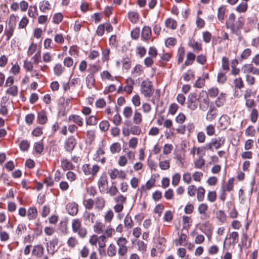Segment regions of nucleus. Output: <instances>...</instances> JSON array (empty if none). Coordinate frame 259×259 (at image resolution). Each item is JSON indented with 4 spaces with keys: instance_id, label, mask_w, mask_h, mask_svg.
<instances>
[{
    "instance_id": "obj_36",
    "label": "nucleus",
    "mask_w": 259,
    "mask_h": 259,
    "mask_svg": "<svg viewBox=\"0 0 259 259\" xmlns=\"http://www.w3.org/2000/svg\"><path fill=\"white\" fill-rule=\"evenodd\" d=\"M98 245L100 248H104L106 246V237L102 235L98 238Z\"/></svg>"
},
{
    "instance_id": "obj_34",
    "label": "nucleus",
    "mask_w": 259,
    "mask_h": 259,
    "mask_svg": "<svg viewBox=\"0 0 259 259\" xmlns=\"http://www.w3.org/2000/svg\"><path fill=\"white\" fill-rule=\"evenodd\" d=\"M89 252L90 250L89 248L86 246H84L80 250V255L82 258H86L88 256Z\"/></svg>"
},
{
    "instance_id": "obj_33",
    "label": "nucleus",
    "mask_w": 259,
    "mask_h": 259,
    "mask_svg": "<svg viewBox=\"0 0 259 259\" xmlns=\"http://www.w3.org/2000/svg\"><path fill=\"white\" fill-rule=\"evenodd\" d=\"M133 113V110L131 107H125L123 111L124 116L126 118H129L131 117Z\"/></svg>"
},
{
    "instance_id": "obj_2",
    "label": "nucleus",
    "mask_w": 259,
    "mask_h": 259,
    "mask_svg": "<svg viewBox=\"0 0 259 259\" xmlns=\"http://www.w3.org/2000/svg\"><path fill=\"white\" fill-rule=\"evenodd\" d=\"M16 22V17L12 15L10 16L8 23V27L6 28L5 33L7 36L6 39L9 40L11 37L13 35L14 30L15 27Z\"/></svg>"
},
{
    "instance_id": "obj_47",
    "label": "nucleus",
    "mask_w": 259,
    "mask_h": 259,
    "mask_svg": "<svg viewBox=\"0 0 259 259\" xmlns=\"http://www.w3.org/2000/svg\"><path fill=\"white\" fill-rule=\"evenodd\" d=\"M124 226L128 228H131L133 227V221L130 216L127 214L124 220Z\"/></svg>"
},
{
    "instance_id": "obj_61",
    "label": "nucleus",
    "mask_w": 259,
    "mask_h": 259,
    "mask_svg": "<svg viewBox=\"0 0 259 259\" xmlns=\"http://www.w3.org/2000/svg\"><path fill=\"white\" fill-rule=\"evenodd\" d=\"M178 109V106L176 103H172L170 105L169 108V112L171 115H174Z\"/></svg>"
},
{
    "instance_id": "obj_28",
    "label": "nucleus",
    "mask_w": 259,
    "mask_h": 259,
    "mask_svg": "<svg viewBox=\"0 0 259 259\" xmlns=\"http://www.w3.org/2000/svg\"><path fill=\"white\" fill-rule=\"evenodd\" d=\"M128 18L132 23H136L139 19V15L135 12H130L128 13Z\"/></svg>"
},
{
    "instance_id": "obj_62",
    "label": "nucleus",
    "mask_w": 259,
    "mask_h": 259,
    "mask_svg": "<svg viewBox=\"0 0 259 259\" xmlns=\"http://www.w3.org/2000/svg\"><path fill=\"white\" fill-rule=\"evenodd\" d=\"M192 177L194 181L200 182L203 177V174L201 172L196 171L193 174Z\"/></svg>"
},
{
    "instance_id": "obj_20",
    "label": "nucleus",
    "mask_w": 259,
    "mask_h": 259,
    "mask_svg": "<svg viewBox=\"0 0 259 259\" xmlns=\"http://www.w3.org/2000/svg\"><path fill=\"white\" fill-rule=\"evenodd\" d=\"M69 119L70 120H72L74 123H76L79 126H82L83 124L82 118L78 115H72L69 116Z\"/></svg>"
},
{
    "instance_id": "obj_15",
    "label": "nucleus",
    "mask_w": 259,
    "mask_h": 259,
    "mask_svg": "<svg viewBox=\"0 0 259 259\" xmlns=\"http://www.w3.org/2000/svg\"><path fill=\"white\" fill-rule=\"evenodd\" d=\"M37 119L40 124L45 123L48 119L47 117L46 112L44 110L41 111L38 113Z\"/></svg>"
},
{
    "instance_id": "obj_45",
    "label": "nucleus",
    "mask_w": 259,
    "mask_h": 259,
    "mask_svg": "<svg viewBox=\"0 0 259 259\" xmlns=\"http://www.w3.org/2000/svg\"><path fill=\"white\" fill-rule=\"evenodd\" d=\"M34 149L37 153L40 154L44 150L42 143L41 142L35 143L34 144Z\"/></svg>"
},
{
    "instance_id": "obj_60",
    "label": "nucleus",
    "mask_w": 259,
    "mask_h": 259,
    "mask_svg": "<svg viewBox=\"0 0 259 259\" xmlns=\"http://www.w3.org/2000/svg\"><path fill=\"white\" fill-rule=\"evenodd\" d=\"M251 51L249 49H245L241 54V57L242 59H246L251 54Z\"/></svg>"
},
{
    "instance_id": "obj_23",
    "label": "nucleus",
    "mask_w": 259,
    "mask_h": 259,
    "mask_svg": "<svg viewBox=\"0 0 259 259\" xmlns=\"http://www.w3.org/2000/svg\"><path fill=\"white\" fill-rule=\"evenodd\" d=\"M151 34V29L148 26H145L143 27L142 31V36L145 39H147L149 38Z\"/></svg>"
},
{
    "instance_id": "obj_6",
    "label": "nucleus",
    "mask_w": 259,
    "mask_h": 259,
    "mask_svg": "<svg viewBox=\"0 0 259 259\" xmlns=\"http://www.w3.org/2000/svg\"><path fill=\"white\" fill-rule=\"evenodd\" d=\"M76 141L74 137H69L65 142L64 148L66 151L70 152L73 150L76 145Z\"/></svg>"
},
{
    "instance_id": "obj_43",
    "label": "nucleus",
    "mask_w": 259,
    "mask_h": 259,
    "mask_svg": "<svg viewBox=\"0 0 259 259\" xmlns=\"http://www.w3.org/2000/svg\"><path fill=\"white\" fill-rule=\"evenodd\" d=\"M87 125H94L97 123V118L94 116H91L86 120Z\"/></svg>"
},
{
    "instance_id": "obj_55",
    "label": "nucleus",
    "mask_w": 259,
    "mask_h": 259,
    "mask_svg": "<svg viewBox=\"0 0 259 259\" xmlns=\"http://www.w3.org/2000/svg\"><path fill=\"white\" fill-rule=\"evenodd\" d=\"M258 116L257 110L256 109H252L250 114V119L252 122H255Z\"/></svg>"
},
{
    "instance_id": "obj_40",
    "label": "nucleus",
    "mask_w": 259,
    "mask_h": 259,
    "mask_svg": "<svg viewBox=\"0 0 259 259\" xmlns=\"http://www.w3.org/2000/svg\"><path fill=\"white\" fill-rule=\"evenodd\" d=\"M63 19V15L61 13H59L55 14L53 17V22L55 24H58Z\"/></svg>"
},
{
    "instance_id": "obj_46",
    "label": "nucleus",
    "mask_w": 259,
    "mask_h": 259,
    "mask_svg": "<svg viewBox=\"0 0 259 259\" xmlns=\"http://www.w3.org/2000/svg\"><path fill=\"white\" fill-rule=\"evenodd\" d=\"M6 92L13 96H16L18 94V88L16 86H12L8 89Z\"/></svg>"
},
{
    "instance_id": "obj_4",
    "label": "nucleus",
    "mask_w": 259,
    "mask_h": 259,
    "mask_svg": "<svg viewBox=\"0 0 259 259\" xmlns=\"http://www.w3.org/2000/svg\"><path fill=\"white\" fill-rule=\"evenodd\" d=\"M244 23V19L242 17H240L235 22H233L231 25H229L227 28H229L232 32L238 35L239 32L240 30L242 28Z\"/></svg>"
},
{
    "instance_id": "obj_27",
    "label": "nucleus",
    "mask_w": 259,
    "mask_h": 259,
    "mask_svg": "<svg viewBox=\"0 0 259 259\" xmlns=\"http://www.w3.org/2000/svg\"><path fill=\"white\" fill-rule=\"evenodd\" d=\"M67 243L68 246L74 248L78 244V241L75 237H71L68 238Z\"/></svg>"
},
{
    "instance_id": "obj_5",
    "label": "nucleus",
    "mask_w": 259,
    "mask_h": 259,
    "mask_svg": "<svg viewBox=\"0 0 259 259\" xmlns=\"http://www.w3.org/2000/svg\"><path fill=\"white\" fill-rule=\"evenodd\" d=\"M199 101V98H197L195 93H191L189 94L188 101L187 107L192 111L195 110L198 106L197 102Z\"/></svg>"
},
{
    "instance_id": "obj_57",
    "label": "nucleus",
    "mask_w": 259,
    "mask_h": 259,
    "mask_svg": "<svg viewBox=\"0 0 259 259\" xmlns=\"http://www.w3.org/2000/svg\"><path fill=\"white\" fill-rule=\"evenodd\" d=\"M173 146L171 144H166L164 146L163 152L164 154H168L171 153Z\"/></svg>"
},
{
    "instance_id": "obj_50",
    "label": "nucleus",
    "mask_w": 259,
    "mask_h": 259,
    "mask_svg": "<svg viewBox=\"0 0 259 259\" xmlns=\"http://www.w3.org/2000/svg\"><path fill=\"white\" fill-rule=\"evenodd\" d=\"M185 56V51L183 48H180L178 53V62L181 63L184 59Z\"/></svg>"
},
{
    "instance_id": "obj_64",
    "label": "nucleus",
    "mask_w": 259,
    "mask_h": 259,
    "mask_svg": "<svg viewBox=\"0 0 259 259\" xmlns=\"http://www.w3.org/2000/svg\"><path fill=\"white\" fill-rule=\"evenodd\" d=\"M159 166L162 170H166L169 167V162L168 160L160 161L159 162Z\"/></svg>"
},
{
    "instance_id": "obj_13",
    "label": "nucleus",
    "mask_w": 259,
    "mask_h": 259,
    "mask_svg": "<svg viewBox=\"0 0 259 259\" xmlns=\"http://www.w3.org/2000/svg\"><path fill=\"white\" fill-rule=\"evenodd\" d=\"M37 215V209L35 207H30L27 211V217L29 220L35 219Z\"/></svg>"
},
{
    "instance_id": "obj_24",
    "label": "nucleus",
    "mask_w": 259,
    "mask_h": 259,
    "mask_svg": "<svg viewBox=\"0 0 259 259\" xmlns=\"http://www.w3.org/2000/svg\"><path fill=\"white\" fill-rule=\"evenodd\" d=\"M205 190L202 187H199L197 189V198L199 201H202L204 199Z\"/></svg>"
},
{
    "instance_id": "obj_48",
    "label": "nucleus",
    "mask_w": 259,
    "mask_h": 259,
    "mask_svg": "<svg viewBox=\"0 0 259 259\" xmlns=\"http://www.w3.org/2000/svg\"><path fill=\"white\" fill-rule=\"evenodd\" d=\"M225 8L223 6L220 7L218 9V17L219 20L222 21L224 18Z\"/></svg>"
},
{
    "instance_id": "obj_58",
    "label": "nucleus",
    "mask_w": 259,
    "mask_h": 259,
    "mask_svg": "<svg viewBox=\"0 0 259 259\" xmlns=\"http://www.w3.org/2000/svg\"><path fill=\"white\" fill-rule=\"evenodd\" d=\"M130 132L133 135H139L141 132V130L138 126H133L131 127Z\"/></svg>"
},
{
    "instance_id": "obj_35",
    "label": "nucleus",
    "mask_w": 259,
    "mask_h": 259,
    "mask_svg": "<svg viewBox=\"0 0 259 259\" xmlns=\"http://www.w3.org/2000/svg\"><path fill=\"white\" fill-rule=\"evenodd\" d=\"M194 77V72L192 70H189L186 73L184 74V79L187 81H189L191 78Z\"/></svg>"
},
{
    "instance_id": "obj_17",
    "label": "nucleus",
    "mask_w": 259,
    "mask_h": 259,
    "mask_svg": "<svg viewBox=\"0 0 259 259\" xmlns=\"http://www.w3.org/2000/svg\"><path fill=\"white\" fill-rule=\"evenodd\" d=\"M61 166L64 170L72 169L74 167L72 163L66 159L61 160Z\"/></svg>"
},
{
    "instance_id": "obj_7",
    "label": "nucleus",
    "mask_w": 259,
    "mask_h": 259,
    "mask_svg": "<svg viewBox=\"0 0 259 259\" xmlns=\"http://www.w3.org/2000/svg\"><path fill=\"white\" fill-rule=\"evenodd\" d=\"M95 215L94 213L85 211L83 214V218L87 225H91L94 222Z\"/></svg>"
},
{
    "instance_id": "obj_49",
    "label": "nucleus",
    "mask_w": 259,
    "mask_h": 259,
    "mask_svg": "<svg viewBox=\"0 0 259 259\" xmlns=\"http://www.w3.org/2000/svg\"><path fill=\"white\" fill-rule=\"evenodd\" d=\"M138 250L142 252L146 250L147 245L143 241L139 240L137 242Z\"/></svg>"
},
{
    "instance_id": "obj_53",
    "label": "nucleus",
    "mask_w": 259,
    "mask_h": 259,
    "mask_svg": "<svg viewBox=\"0 0 259 259\" xmlns=\"http://www.w3.org/2000/svg\"><path fill=\"white\" fill-rule=\"evenodd\" d=\"M219 90L217 88H211L208 90V95L211 98H214L218 96Z\"/></svg>"
},
{
    "instance_id": "obj_44",
    "label": "nucleus",
    "mask_w": 259,
    "mask_h": 259,
    "mask_svg": "<svg viewBox=\"0 0 259 259\" xmlns=\"http://www.w3.org/2000/svg\"><path fill=\"white\" fill-rule=\"evenodd\" d=\"M181 176L179 174H175L172 178V185L174 186H177L180 181Z\"/></svg>"
},
{
    "instance_id": "obj_39",
    "label": "nucleus",
    "mask_w": 259,
    "mask_h": 259,
    "mask_svg": "<svg viewBox=\"0 0 259 259\" xmlns=\"http://www.w3.org/2000/svg\"><path fill=\"white\" fill-rule=\"evenodd\" d=\"M205 160L201 157H199L197 160L194 161L195 167L197 168H201L204 165Z\"/></svg>"
},
{
    "instance_id": "obj_42",
    "label": "nucleus",
    "mask_w": 259,
    "mask_h": 259,
    "mask_svg": "<svg viewBox=\"0 0 259 259\" xmlns=\"http://www.w3.org/2000/svg\"><path fill=\"white\" fill-rule=\"evenodd\" d=\"M96 207L102 209L105 205V201L102 198H97L95 201Z\"/></svg>"
},
{
    "instance_id": "obj_52",
    "label": "nucleus",
    "mask_w": 259,
    "mask_h": 259,
    "mask_svg": "<svg viewBox=\"0 0 259 259\" xmlns=\"http://www.w3.org/2000/svg\"><path fill=\"white\" fill-rule=\"evenodd\" d=\"M29 146V143L27 140H23L20 144V148L23 151L27 150Z\"/></svg>"
},
{
    "instance_id": "obj_10",
    "label": "nucleus",
    "mask_w": 259,
    "mask_h": 259,
    "mask_svg": "<svg viewBox=\"0 0 259 259\" xmlns=\"http://www.w3.org/2000/svg\"><path fill=\"white\" fill-rule=\"evenodd\" d=\"M44 248L41 245L34 246L32 251V254L38 257H40L44 253Z\"/></svg>"
},
{
    "instance_id": "obj_25",
    "label": "nucleus",
    "mask_w": 259,
    "mask_h": 259,
    "mask_svg": "<svg viewBox=\"0 0 259 259\" xmlns=\"http://www.w3.org/2000/svg\"><path fill=\"white\" fill-rule=\"evenodd\" d=\"M72 228L73 232L77 233L81 228V223L78 219L73 220L72 223Z\"/></svg>"
},
{
    "instance_id": "obj_32",
    "label": "nucleus",
    "mask_w": 259,
    "mask_h": 259,
    "mask_svg": "<svg viewBox=\"0 0 259 259\" xmlns=\"http://www.w3.org/2000/svg\"><path fill=\"white\" fill-rule=\"evenodd\" d=\"M110 124L107 120L102 121L99 124L100 130L103 132H106L108 130Z\"/></svg>"
},
{
    "instance_id": "obj_11",
    "label": "nucleus",
    "mask_w": 259,
    "mask_h": 259,
    "mask_svg": "<svg viewBox=\"0 0 259 259\" xmlns=\"http://www.w3.org/2000/svg\"><path fill=\"white\" fill-rule=\"evenodd\" d=\"M244 72L247 73H251L253 74H258L259 69L254 67L252 64L245 65L244 66Z\"/></svg>"
},
{
    "instance_id": "obj_12",
    "label": "nucleus",
    "mask_w": 259,
    "mask_h": 259,
    "mask_svg": "<svg viewBox=\"0 0 259 259\" xmlns=\"http://www.w3.org/2000/svg\"><path fill=\"white\" fill-rule=\"evenodd\" d=\"M107 179L106 177H102L99 182H98V186L100 191H104L107 186Z\"/></svg>"
},
{
    "instance_id": "obj_63",
    "label": "nucleus",
    "mask_w": 259,
    "mask_h": 259,
    "mask_svg": "<svg viewBox=\"0 0 259 259\" xmlns=\"http://www.w3.org/2000/svg\"><path fill=\"white\" fill-rule=\"evenodd\" d=\"M177 40L173 37H169L165 41V45L166 47L174 46L176 44Z\"/></svg>"
},
{
    "instance_id": "obj_30",
    "label": "nucleus",
    "mask_w": 259,
    "mask_h": 259,
    "mask_svg": "<svg viewBox=\"0 0 259 259\" xmlns=\"http://www.w3.org/2000/svg\"><path fill=\"white\" fill-rule=\"evenodd\" d=\"M205 150H210L211 151H213V149L212 148V145L211 144V142L208 143L206 144L204 147H202L201 148H197V154H199V151H202L204 153Z\"/></svg>"
},
{
    "instance_id": "obj_19",
    "label": "nucleus",
    "mask_w": 259,
    "mask_h": 259,
    "mask_svg": "<svg viewBox=\"0 0 259 259\" xmlns=\"http://www.w3.org/2000/svg\"><path fill=\"white\" fill-rule=\"evenodd\" d=\"M208 209V206L206 203H201L198 207V210L201 214L203 215L201 217L202 219H204L206 217V212Z\"/></svg>"
},
{
    "instance_id": "obj_22",
    "label": "nucleus",
    "mask_w": 259,
    "mask_h": 259,
    "mask_svg": "<svg viewBox=\"0 0 259 259\" xmlns=\"http://www.w3.org/2000/svg\"><path fill=\"white\" fill-rule=\"evenodd\" d=\"M133 119V122L136 124H139L142 122V115L137 110H135V111L134 112Z\"/></svg>"
},
{
    "instance_id": "obj_1",
    "label": "nucleus",
    "mask_w": 259,
    "mask_h": 259,
    "mask_svg": "<svg viewBox=\"0 0 259 259\" xmlns=\"http://www.w3.org/2000/svg\"><path fill=\"white\" fill-rule=\"evenodd\" d=\"M141 92L146 98L150 97L154 92L152 82L148 80H144L141 84Z\"/></svg>"
},
{
    "instance_id": "obj_31",
    "label": "nucleus",
    "mask_w": 259,
    "mask_h": 259,
    "mask_svg": "<svg viewBox=\"0 0 259 259\" xmlns=\"http://www.w3.org/2000/svg\"><path fill=\"white\" fill-rule=\"evenodd\" d=\"M39 8L42 12H45L47 10L50 9V5L49 4V2L41 1L39 3Z\"/></svg>"
},
{
    "instance_id": "obj_14",
    "label": "nucleus",
    "mask_w": 259,
    "mask_h": 259,
    "mask_svg": "<svg viewBox=\"0 0 259 259\" xmlns=\"http://www.w3.org/2000/svg\"><path fill=\"white\" fill-rule=\"evenodd\" d=\"M165 25L166 27L172 29H175L177 26V22L171 18L167 19L165 21Z\"/></svg>"
},
{
    "instance_id": "obj_16",
    "label": "nucleus",
    "mask_w": 259,
    "mask_h": 259,
    "mask_svg": "<svg viewBox=\"0 0 259 259\" xmlns=\"http://www.w3.org/2000/svg\"><path fill=\"white\" fill-rule=\"evenodd\" d=\"M107 254L110 257H113L116 255L117 250L115 245L114 244H110L107 248Z\"/></svg>"
},
{
    "instance_id": "obj_18",
    "label": "nucleus",
    "mask_w": 259,
    "mask_h": 259,
    "mask_svg": "<svg viewBox=\"0 0 259 259\" xmlns=\"http://www.w3.org/2000/svg\"><path fill=\"white\" fill-rule=\"evenodd\" d=\"M188 45L197 52H199L202 50L201 44L198 43L197 41H195L194 40H190Z\"/></svg>"
},
{
    "instance_id": "obj_56",
    "label": "nucleus",
    "mask_w": 259,
    "mask_h": 259,
    "mask_svg": "<svg viewBox=\"0 0 259 259\" xmlns=\"http://www.w3.org/2000/svg\"><path fill=\"white\" fill-rule=\"evenodd\" d=\"M217 198V194L215 191H209L207 194V199L208 200L213 202H214Z\"/></svg>"
},
{
    "instance_id": "obj_51",
    "label": "nucleus",
    "mask_w": 259,
    "mask_h": 259,
    "mask_svg": "<svg viewBox=\"0 0 259 259\" xmlns=\"http://www.w3.org/2000/svg\"><path fill=\"white\" fill-rule=\"evenodd\" d=\"M55 74L57 76H60L63 71L62 65L60 64H57L54 68Z\"/></svg>"
},
{
    "instance_id": "obj_38",
    "label": "nucleus",
    "mask_w": 259,
    "mask_h": 259,
    "mask_svg": "<svg viewBox=\"0 0 259 259\" xmlns=\"http://www.w3.org/2000/svg\"><path fill=\"white\" fill-rule=\"evenodd\" d=\"M246 1L242 2L237 8L236 10L239 12H245L247 8Z\"/></svg>"
},
{
    "instance_id": "obj_41",
    "label": "nucleus",
    "mask_w": 259,
    "mask_h": 259,
    "mask_svg": "<svg viewBox=\"0 0 259 259\" xmlns=\"http://www.w3.org/2000/svg\"><path fill=\"white\" fill-rule=\"evenodd\" d=\"M103 227L104 225L102 223L99 222H96V224L94 225V231L98 234L102 233L103 232Z\"/></svg>"
},
{
    "instance_id": "obj_59",
    "label": "nucleus",
    "mask_w": 259,
    "mask_h": 259,
    "mask_svg": "<svg viewBox=\"0 0 259 259\" xmlns=\"http://www.w3.org/2000/svg\"><path fill=\"white\" fill-rule=\"evenodd\" d=\"M64 64L67 67H70L73 65V61L71 57H66L64 60Z\"/></svg>"
},
{
    "instance_id": "obj_8",
    "label": "nucleus",
    "mask_w": 259,
    "mask_h": 259,
    "mask_svg": "<svg viewBox=\"0 0 259 259\" xmlns=\"http://www.w3.org/2000/svg\"><path fill=\"white\" fill-rule=\"evenodd\" d=\"M68 213L71 215H76L78 212V205L75 202L69 203L66 207Z\"/></svg>"
},
{
    "instance_id": "obj_54",
    "label": "nucleus",
    "mask_w": 259,
    "mask_h": 259,
    "mask_svg": "<svg viewBox=\"0 0 259 259\" xmlns=\"http://www.w3.org/2000/svg\"><path fill=\"white\" fill-rule=\"evenodd\" d=\"M222 68L224 70L228 71L229 70V60L226 57L222 58Z\"/></svg>"
},
{
    "instance_id": "obj_37",
    "label": "nucleus",
    "mask_w": 259,
    "mask_h": 259,
    "mask_svg": "<svg viewBox=\"0 0 259 259\" xmlns=\"http://www.w3.org/2000/svg\"><path fill=\"white\" fill-rule=\"evenodd\" d=\"M221 139L220 138H215L212 139L211 143L212 145V146H213L216 149H219L221 145L223 144V141L222 142V143H221Z\"/></svg>"
},
{
    "instance_id": "obj_26",
    "label": "nucleus",
    "mask_w": 259,
    "mask_h": 259,
    "mask_svg": "<svg viewBox=\"0 0 259 259\" xmlns=\"http://www.w3.org/2000/svg\"><path fill=\"white\" fill-rule=\"evenodd\" d=\"M26 226L23 224H19L16 230V233L18 236H21L26 231Z\"/></svg>"
},
{
    "instance_id": "obj_21",
    "label": "nucleus",
    "mask_w": 259,
    "mask_h": 259,
    "mask_svg": "<svg viewBox=\"0 0 259 259\" xmlns=\"http://www.w3.org/2000/svg\"><path fill=\"white\" fill-rule=\"evenodd\" d=\"M195 59V55L191 52H188L187 55V59L185 62V65L189 66L191 65Z\"/></svg>"
},
{
    "instance_id": "obj_9",
    "label": "nucleus",
    "mask_w": 259,
    "mask_h": 259,
    "mask_svg": "<svg viewBox=\"0 0 259 259\" xmlns=\"http://www.w3.org/2000/svg\"><path fill=\"white\" fill-rule=\"evenodd\" d=\"M202 94H204V92H202ZM205 94L206 95L203 97V100L202 101L199 100V108L202 111H205L209 106V99L208 95L206 93H205Z\"/></svg>"
},
{
    "instance_id": "obj_3",
    "label": "nucleus",
    "mask_w": 259,
    "mask_h": 259,
    "mask_svg": "<svg viewBox=\"0 0 259 259\" xmlns=\"http://www.w3.org/2000/svg\"><path fill=\"white\" fill-rule=\"evenodd\" d=\"M117 244L118 246V254L120 256H123L127 252V247L126 244L127 241L125 238L119 237L117 240Z\"/></svg>"
},
{
    "instance_id": "obj_29",
    "label": "nucleus",
    "mask_w": 259,
    "mask_h": 259,
    "mask_svg": "<svg viewBox=\"0 0 259 259\" xmlns=\"http://www.w3.org/2000/svg\"><path fill=\"white\" fill-rule=\"evenodd\" d=\"M121 150V146L119 143H114L110 146V151L112 153H118Z\"/></svg>"
}]
</instances>
